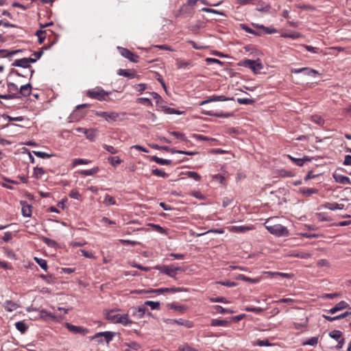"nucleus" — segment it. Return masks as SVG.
<instances>
[{
	"instance_id": "1",
	"label": "nucleus",
	"mask_w": 351,
	"mask_h": 351,
	"mask_svg": "<svg viewBox=\"0 0 351 351\" xmlns=\"http://www.w3.org/2000/svg\"><path fill=\"white\" fill-rule=\"evenodd\" d=\"M277 217L270 218L265 222V228L269 233L277 237H286L289 234V231L285 226L276 222Z\"/></svg>"
},
{
	"instance_id": "2",
	"label": "nucleus",
	"mask_w": 351,
	"mask_h": 351,
	"mask_svg": "<svg viewBox=\"0 0 351 351\" xmlns=\"http://www.w3.org/2000/svg\"><path fill=\"white\" fill-rule=\"evenodd\" d=\"M109 95L108 92L105 91L101 87H96L93 89L87 90L86 95L92 99H97L99 101L106 100V97Z\"/></svg>"
},
{
	"instance_id": "3",
	"label": "nucleus",
	"mask_w": 351,
	"mask_h": 351,
	"mask_svg": "<svg viewBox=\"0 0 351 351\" xmlns=\"http://www.w3.org/2000/svg\"><path fill=\"white\" fill-rule=\"evenodd\" d=\"M155 268L158 270H159L161 273L165 274L166 275L176 278V274L178 271H182L181 267H174L173 265H164V266H159L157 265L155 267Z\"/></svg>"
},
{
	"instance_id": "4",
	"label": "nucleus",
	"mask_w": 351,
	"mask_h": 351,
	"mask_svg": "<svg viewBox=\"0 0 351 351\" xmlns=\"http://www.w3.org/2000/svg\"><path fill=\"white\" fill-rule=\"evenodd\" d=\"M95 114L108 122L116 121L119 117V114L116 112L95 111Z\"/></svg>"
},
{
	"instance_id": "5",
	"label": "nucleus",
	"mask_w": 351,
	"mask_h": 351,
	"mask_svg": "<svg viewBox=\"0 0 351 351\" xmlns=\"http://www.w3.org/2000/svg\"><path fill=\"white\" fill-rule=\"evenodd\" d=\"M242 65L250 68L254 73H258L263 69V64L258 60H245Z\"/></svg>"
},
{
	"instance_id": "6",
	"label": "nucleus",
	"mask_w": 351,
	"mask_h": 351,
	"mask_svg": "<svg viewBox=\"0 0 351 351\" xmlns=\"http://www.w3.org/2000/svg\"><path fill=\"white\" fill-rule=\"evenodd\" d=\"M118 49L121 56L128 59L130 61L132 62H137L138 61L139 57L137 55L133 53L129 49L123 47H118Z\"/></svg>"
},
{
	"instance_id": "7",
	"label": "nucleus",
	"mask_w": 351,
	"mask_h": 351,
	"mask_svg": "<svg viewBox=\"0 0 351 351\" xmlns=\"http://www.w3.org/2000/svg\"><path fill=\"white\" fill-rule=\"evenodd\" d=\"M291 73H302L305 75H308V76H311V77H316L319 74L317 71L313 69L307 68V67H304V68H301V69H292Z\"/></svg>"
},
{
	"instance_id": "8",
	"label": "nucleus",
	"mask_w": 351,
	"mask_h": 351,
	"mask_svg": "<svg viewBox=\"0 0 351 351\" xmlns=\"http://www.w3.org/2000/svg\"><path fill=\"white\" fill-rule=\"evenodd\" d=\"M184 289L181 287H170V288H160L157 289H152L146 291L147 293H156L158 294H161L167 292H181Z\"/></svg>"
},
{
	"instance_id": "9",
	"label": "nucleus",
	"mask_w": 351,
	"mask_h": 351,
	"mask_svg": "<svg viewBox=\"0 0 351 351\" xmlns=\"http://www.w3.org/2000/svg\"><path fill=\"white\" fill-rule=\"evenodd\" d=\"M163 321L167 324H177L178 325L184 326L187 328H191L192 326L191 322H190L189 321L184 320L182 319H163Z\"/></svg>"
},
{
	"instance_id": "10",
	"label": "nucleus",
	"mask_w": 351,
	"mask_h": 351,
	"mask_svg": "<svg viewBox=\"0 0 351 351\" xmlns=\"http://www.w3.org/2000/svg\"><path fill=\"white\" fill-rule=\"evenodd\" d=\"M65 326L69 331H71L75 334L86 335L88 332L87 329H85L81 326H74L69 323H65Z\"/></svg>"
},
{
	"instance_id": "11",
	"label": "nucleus",
	"mask_w": 351,
	"mask_h": 351,
	"mask_svg": "<svg viewBox=\"0 0 351 351\" xmlns=\"http://www.w3.org/2000/svg\"><path fill=\"white\" fill-rule=\"evenodd\" d=\"M346 308L351 309V307L350 306L349 304L347 303L346 302L341 301L339 303H337L333 308H330L328 311V313L334 314L339 311H342Z\"/></svg>"
},
{
	"instance_id": "12",
	"label": "nucleus",
	"mask_w": 351,
	"mask_h": 351,
	"mask_svg": "<svg viewBox=\"0 0 351 351\" xmlns=\"http://www.w3.org/2000/svg\"><path fill=\"white\" fill-rule=\"evenodd\" d=\"M84 134L88 140L94 142L98 136L99 130L97 128H89L84 131Z\"/></svg>"
},
{
	"instance_id": "13",
	"label": "nucleus",
	"mask_w": 351,
	"mask_h": 351,
	"mask_svg": "<svg viewBox=\"0 0 351 351\" xmlns=\"http://www.w3.org/2000/svg\"><path fill=\"white\" fill-rule=\"evenodd\" d=\"M202 113L206 115L221 118H228L232 115V113L230 112H215L212 110H203Z\"/></svg>"
},
{
	"instance_id": "14",
	"label": "nucleus",
	"mask_w": 351,
	"mask_h": 351,
	"mask_svg": "<svg viewBox=\"0 0 351 351\" xmlns=\"http://www.w3.org/2000/svg\"><path fill=\"white\" fill-rule=\"evenodd\" d=\"M332 177L335 179V182H337L338 183L343 184H351L350 179L348 177L343 176L341 174H339L337 172H335L332 174Z\"/></svg>"
},
{
	"instance_id": "15",
	"label": "nucleus",
	"mask_w": 351,
	"mask_h": 351,
	"mask_svg": "<svg viewBox=\"0 0 351 351\" xmlns=\"http://www.w3.org/2000/svg\"><path fill=\"white\" fill-rule=\"evenodd\" d=\"M228 100V98H227L224 95H213L208 98V99L204 100L200 103V106H204L208 103L213 102V101H225Z\"/></svg>"
},
{
	"instance_id": "16",
	"label": "nucleus",
	"mask_w": 351,
	"mask_h": 351,
	"mask_svg": "<svg viewBox=\"0 0 351 351\" xmlns=\"http://www.w3.org/2000/svg\"><path fill=\"white\" fill-rule=\"evenodd\" d=\"M330 337L339 341V347L342 348L344 339L341 338L342 332L340 330H335L330 332Z\"/></svg>"
},
{
	"instance_id": "17",
	"label": "nucleus",
	"mask_w": 351,
	"mask_h": 351,
	"mask_svg": "<svg viewBox=\"0 0 351 351\" xmlns=\"http://www.w3.org/2000/svg\"><path fill=\"white\" fill-rule=\"evenodd\" d=\"M21 204L23 216L29 217L32 215V206L25 201H21Z\"/></svg>"
},
{
	"instance_id": "18",
	"label": "nucleus",
	"mask_w": 351,
	"mask_h": 351,
	"mask_svg": "<svg viewBox=\"0 0 351 351\" xmlns=\"http://www.w3.org/2000/svg\"><path fill=\"white\" fill-rule=\"evenodd\" d=\"M121 314L117 313L114 310H110L106 313V318L114 324H117V319Z\"/></svg>"
},
{
	"instance_id": "19",
	"label": "nucleus",
	"mask_w": 351,
	"mask_h": 351,
	"mask_svg": "<svg viewBox=\"0 0 351 351\" xmlns=\"http://www.w3.org/2000/svg\"><path fill=\"white\" fill-rule=\"evenodd\" d=\"M147 313V315H150L151 313L148 311L147 308L145 305L140 306L138 307L136 311L134 312L133 315L136 316L138 319H141L143 317L144 315Z\"/></svg>"
},
{
	"instance_id": "20",
	"label": "nucleus",
	"mask_w": 351,
	"mask_h": 351,
	"mask_svg": "<svg viewBox=\"0 0 351 351\" xmlns=\"http://www.w3.org/2000/svg\"><path fill=\"white\" fill-rule=\"evenodd\" d=\"M12 66L23 67V68H28L30 66V65L28 64L27 58H21V59L14 60V62L12 63Z\"/></svg>"
},
{
	"instance_id": "21",
	"label": "nucleus",
	"mask_w": 351,
	"mask_h": 351,
	"mask_svg": "<svg viewBox=\"0 0 351 351\" xmlns=\"http://www.w3.org/2000/svg\"><path fill=\"white\" fill-rule=\"evenodd\" d=\"M324 206L326 208L329 209L330 210H342L344 208V204L335 203V202L334 203H330V202L326 203Z\"/></svg>"
},
{
	"instance_id": "22",
	"label": "nucleus",
	"mask_w": 351,
	"mask_h": 351,
	"mask_svg": "<svg viewBox=\"0 0 351 351\" xmlns=\"http://www.w3.org/2000/svg\"><path fill=\"white\" fill-rule=\"evenodd\" d=\"M132 323V321L129 319L128 314L120 315L117 322V324H121L123 326H127Z\"/></svg>"
},
{
	"instance_id": "23",
	"label": "nucleus",
	"mask_w": 351,
	"mask_h": 351,
	"mask_svg": "<svg viewBox=\"0 0 351 351\" xmlns=\"http://www.w3.org/2000/svg\"><path fill=\"white\" fill-rule=\"evenodd\" d=\"M117 74L121 76H124L130 79L135 77L136 74L130 70L120 69L117 71Z\"/></svg>"
},
{
	"instance_id": "24",
	"label": "nucleus",
	"mask_w": 351,
	"mask_h": 351,
	"mask_svg": "<svg viewBox=\"0 0 351 351\" xmlns=\"http://www.w3.org/2000/svg\"><path fill=\"white\" fill-rule=\"evenodd\" d=\"M19 92L24 97L29 96L32 92L31 84H27L21 86L20 88Z\"/></svg>"
},
{
	"instance_id": "25",
	"label": "nucleus",
	"mask_w": 351,
	"mask_h": 351,
	"mask_svg": "<svg viewBox=\"0 0 351 351\" xmlns=\"http://www.w3.org/2000/svg\"><path fill=\"white\" fill-rule=\"evenodd\" d=\"M300 192L302 195H305L306 197H308V196H311L313 194L317 193H318V190L315 189H313V188L303 187V188H300Z\"/></svg>"
},
{
	"instance_id": "26",
	"label": "nucleus",
	"mask_w": 351,
	"mask_h": 351,
	"mask_svg": "<svg viewBox=\"0 0 351 351\" xmlns=\"http://www.w3.org/2000/svg\"><path fill=\"white\" fill-rule=\"evenodd\" d=\"M271 6L269 3L259 1L258 5L256 7V10L258 12H267L269 11Z\"/></svg>"
},
{
	"instance_id": "27",
	"label": "nucleus",
	"mask_w": 351,
	"mask_h": 351,
	"mask_svg": "<svg viewBox=\"0 0 351 351\" xmlns=\"http://www.w3.org/2000/svg\"><path fill=\"white\" fill-rule=\"evenodd\" d=\"M152 160L156 162L160 165H170L172 163L171 160L163 159L157 156H152Z\"/></svg>"
},
{
	"instance_id": "28",
	"label": "nucleus",
	"mask_w": 351,
	"mask_h": 351,
	"mask_svg": "<svg viewBox=\"0 0 351 351\" xmlns=\"http://www.w3.org/2000/svg\"><path fill=\"white\" fill-rule=\"evenodd\" d=\"M5 309L9 312L16 310L18 307L17 304L10 300H6L3 304Z\"/></svg>"
},
{
	"instance_id": "29",
	"label": "nucleus",
	"mask_w": 351,
	"mask_h": 351,
	"mask_svg": "<svg viewBox=\"0 0 351 351\" xmlns=\"http://www.w3.org/2000/svg\"><path fill=\"white\" fill-rule=\"evenodd\" d=\"M210 232H215V233L222 234V233H223V230H221V229H211V230H208L206 232H200V233H195L194 232H192L191 233V234L192 236L199 237L203 236V235L206 234L210 233Z\"/></svg>"
},
{
	"instance_id": "30",
	"label": "nucleus",
	"mask_w": 351,
	"mask_h": 351,
	"mask_svg": "<svg viewBox=\"0 0 351 351\" xmlns=\"http://www.w3.org/2000/svg\"><path fill=\"white\" fill-rule=\"evenodd\" d=\"M229 324V322L224 319H215L211 321L210 326H227Z\"/></svg>"
},
{
	"instance_id": "31",
	"label": "nucleus",
	"mask_w": 351,
	"mask_h": 351,
	"mask_svg": "<svg viewBox=\"0 0 351 351\" xmlns=\"http://www.w3.org/2000/svg\"><path fill=\"white\" fill-rule=\"evenodd\" d=\"M40 316L41 318L44 319L55 320L56 318L55 315H53L51 313H49L46 310H41L40 312Z\"/></svg>"
},
{
	"instance_id": "32",
	"label": "nucleus",
	"mask_w": 351,
	"mask_h": 351,
	"mask_svg": "<svg viewBox=\"0 0 351 351\" xmlns=\"http://www.w3.org/2000/svg\"><path fill=\"white\" fill-rule=\"evenodd\" d=\"M99 171V167H96L88 170H82L80 173L82 176H88L96 174Z\"/></svg>"
},
{
	"instance_id": "33",
	"label": "nucleus",
	"mask_w": 351,
	"mask_h": 351,
	"mask_svg": "<svg viewBox=\"0 0 351 351\" xmlns=\"http://www.w3.org/2000/svg\"><path fill=\"white\" fill-rule=\"evenodd\" d=\"M270 276L271 277H276V276H280L282 278H291L293 276V274H288V273H282V272H273V271H268L267 272Z\"/></svg>"
},
{
	"instance_id": "34",
	"label": "nucleus",
	"mask_w": 351,
	"mask_h": 351,
	"mask_svg": "<svg viewBox=\"0 0 351 351\" xmlns=\"http://www.w3.org/2000/svg\"><path fill=\"white\" fill-rule=\"evenodd\" d=\"M21 50H14L11 51H8L5 49H0V57H8V56H12L14 54H16L19 52H21Z\"/></svg>"
},
{
	"instance_id": "35",
	"label": "nucleus",
	"mask_w": 351,
	"mask_h": 351,
	"mask_svg": "<svg viewBox=\"0 0 351 351\" xmlns=\"http://www.w3.org/2000/svg\"><path fill=\"white\" fill-rule=\"evenodd\" d=\"M240 26H241V28L247 33L256 35V36H260L261 34V33L260 32H257V31L252 29V28L247 26L245 24H241Z\"/></svg>"
},
{
	"instance_id": "36",
	"label": "nucleus",
	"mask_w": 351,
	"mask_h": 351,
	"mask_svg": "<svg viewBox=\"0 0 351 351\" xmlns=\"http://www.w3.org/2000/svg\"><path fill=\"white\" fill-rule=\"evenodd\" d=\"M42 241L49 247H56L58 246V243L56 241L49 239L47 237H43Z\"/></svg>"
},
{
	"instance_id": "37",
	"label": "nucleus",
	"mask_w": 351,
	"mask_h": 351,
	"mask_svg": "<svg viewBox=\"0 0 351 351\" xmlns=\"http://www.w3.org/2000/svg\"><path fill=\"white\" fill-rule=\"evenodd\" d=\"M15 327L21 333L25 332L28 328L23 322H18L15 323Z\"/></svg>"
},
{
	"instance_id": "38",
	"label": "nucleus",
	"mask_w": 351,
	"mask_h": 351,
	"mask_svg": "<svg viewBox=\"0 0 351 351\" xmlns=\"http://www.w3.org/2000/svg\"><path fill=\"white\" fill-rule=\"evenodd\" d=\"M290 159L293 161L297 165L302 166L304 161H310L311 159L308 157H304L303 158H297L289 156Z\"/></svg>"
},
{
	"instance_id": "39",
	"label": "nucleus",
	"mask_w": 351,
	"mask_h": 351,
	"mask_svg": "<svg viewBox=\"0 0 351 351\" xmlns=\"http://www.w3.org/2000/svg\"><path fill=\"white\" fill-rule=\"evenodd\" d=\"M104 204L106 206L114 205L116 204V201L113 197L106 194L104 197Z\"/></svg>"
},
{
	"instance_id": "40",
	"label": "nucleus",
	"mask_w": 351,
	"mask_h": 351,
	"mask_svg": "<svg viewBox=\"0 0 351 351\" xmlns=\"http://www.w3.org/2000/svg\"><path fill=\"white\" fill-rule=\"evenodd\" d=\"M176 64H177L178 69H180L188 68L191 65V63L189 62H185L181 59H177Z\"/></svg>"
},
{
	"instance_id": "41",
	"label": "nucleus",
	"mask_w": 351,
	"mask_h": 351,
	"mask_svg": "<svg viewBox=\"0 0 351 351\" xmlns=\"http://www.w3.org/2000/svg\"><path fill=\"white\" fill-rule=\"evenodd\" d=\"M34 261L36 262L39 266L44 269L45 271H47V261L43 258L34 257Z\"/></svg>"
},
{
	"instance_id": "42",
	"label": "nucleus",
	"mask_w": 351,
	"mask_h": 351,
	"mask_svg": "<svg viewBox=\"0 0 351 351\" xmlns=\"http://www.w3.org/2000/svg\"><path fill=\"white\" fill-rule=\"evenodd\" d=\"M239 279L246 281V282H250L252 283H258L261 280L260 278H251L247 277L243 274H241L239 276Z\"/></svg>"
},
{
	"instance_id": "43",
	"label": "nucleus",
	"mask_w": 351,
	"mask_h": 351,
	"mask_svg": "<svg viewBox=\"0 0 351 351\" xmlns=\"http://www.w3.org/2000/svg\"><path fill=\"white\" fill-rule=\"evenodd\" d=\"M36 35L38 36L39 43L41 44L46 38V31L39 29L36 32Z\"/></svg>"
},
{
	"instance_id": "44",
	"label": "nucleus",
	"mask_w": 351,
	"mask_h": 351,
	"mask_svg": "<svg viewBox=\"0 0 351 351\" xmlns=\"http://www.w3.org/2000/svg\"><path fill=\"white\" fill-rule=\"evenodd\" d=\"M144 304H145V306H150V308L152 310L159 309V308H160V302H154V301L147 300V301H145Z\"/></svg>"
},
{
	"instance_id": "45",
	"label": "nucleus",
	"mask_w": 351,
	"mask_h": 351,
	"mask_svg": "<svg viewBox=\"0 0 351 351\" xmlns=\"http://www.w3.org/2000/svg\"><path fill=\"white\" fill-rule=\"evenodd\" d=\"M45 173V170L41 167H36L34 169V176L37 179L40 178Z\"/></svg>"
},
{
	"instance_id": "46",
	"label": "nucleus",
	"mask_w": 351,
	"mask_h": 351,
	"mask_svg": "<svg viewBox=\"0 0 351 351\" xmlns=\"http://www.w3.org/2000/svg\"><path fill=\"white\" fill-rule=\"evenodd\" d=\"M318 337H313L310 338L308 341L304 342L303 345L315 346L318 343Z\"/></svg>"
},
{
	"instance_id": "47",
	"label": "nucleus",
	"mask_w": 351,
	"mask_h": 351,
	"mask_svg": "<svg viewBox=\"0 0 351 351\" xmlns=\"http://www.w3.org/2000/svg\"><path fill=\"white\" fill-rule=\"evenodd\" d=\"M214 308L217 313H221V314H224V313L232 314V313H233V311H232L230 309L224 308L221 306L216 305Z\"/></svg>"
},
{
	"instance_id": "48",
	"label": "nucleus",
	"mask_w": 351,
	"mask_h": 351,
	"mask_svg": "<svg viewBox=\"0 0 351 351\" xmlns=\"http://www.w3.org/2000/svg\"><path fill=\"white\" fill-rule=\"evenodd\" d=\"M108 160L114 167L121 164L123 162V160L118 156L110 157L108 158Z\"/></svg>"
},
{
	"instance_id": "49",
	"label": "nucleus",
	"mask_w": 351,
	"mask_h": 351,
	"mask_svg": "<svg viewBox=\"0 0 351 351\" xmlns=\"http://www.w3.org/2000/svg\"><path fill=\"white\" fill-rule=\"evenodd\" d=\"M90 162V160H86V159H82V158H76L73 160V165L77 166L79 165H87Z\"/></svg>"
},
{
	"instance_id": "50",
	"label": "nucleus",
	"mask_w": 351,
	"mask_h": 351,
	"mask_svg": "<svg viewBox=\"0 0 351 351\" xmlns=\"http://www.w3.org/2000/svg\"><path fill=\"white\" fill-rule=\"evenodd\" d=\"M168 308L174 311L182 312L184 309V307L181 305H178L175 303H171L167 305Z\"/></svg>"
},
{
	"instance_id": "51",
	"label": "nucleus",
	"mask_w": 351,
	"mask_h": 351,
	"mask_svg": "<svg viewBox=\"0 0 351 351\" xmlns=\"http://www.w3.org/2000/svg\"><path fill=\"white\" fill-rule=\"evenodd\" d=\"M152 173L155 176H157L158 177L161 178H167L168 176V174L166 173L163 170L159 169H155L152 171Z\"/></svg>"
},
{
	"instance_id": "52",
	"label": "nucleus",
	"mask_w": 351,
	"mask_h": 351,
	"mask_svg": "<svg viewBox=\"0 0 351 351\" xmlns=\"http://www.w3.org/2000/svg\"><path fill=\"white\" fill-rule=\"evenodd\" d=\"M237 102L239 104L251 105L254 103V100L249 98H238Z\"/></svg>"
},
{
	"instance_id": "53",
	"label": "nucleus",
	"mask_w": 351,
	"mask_h": 351,
	"mask_svg": "<svg viewBox=\"0 0 351 351\" xmlns=\"http://www.w3.org/2000/svg\"><path fill=\"white\" fill-rule=\"evenodd\" d=\"M33 153L37 156V157H39L40 158H51L53 155L52 154H49L47 153H45V152H40V151H38V152H33Z\"/></svg>"
},
{
	"instance_id": "54",
	"label": "nucleus",
	"mask_w": 351,
	"mask_h": 351,
	"mask_svg": "<svg viewBox=\"0 0 351 351\" xmlns=\"http://www.w3.org/2000/svg\"><path fill=\"white\" fill-rule=\"evenodd\" d=\"M104 337L105 338V340L107 343H108L110 341L112 340V338L114 337V332H110V331H106L104 332Z\"/></svg>"
},
{
	"instance_id": "55",
	"label": "nucleus",
	"mask_w": 351,
	"mask_h": 351,
	"mask_svg": "<svg viewBox=\"0 0 351 351\" xmlns=\"http://www.w3.org/2000/svg\"><path fill=\"white\" fill-rule=\"evenodd\" d=\"M282 36L284 38H290L295 39V38H300L301 36V34L298 32H293V33H291V34L285 33V34H282Z\"/></svg>"
},
{
	"instance_id": "56",
	"label": "nucleus",
	"mask_w": 351,
	"mask_h": 351,
	"mask_svg": "<svg viewBox=\"0 0 351 351\" xmlns=\"http://www.w3.org/2000/svg\"><path fill=\"white\" fill-rule=\"evenodd\" d=\"M69 197L77 200L81 199V195L77 190L75 189L71 191V192L69 193Z\"/></svg>"
},
{
	"instance_id": "57",
	"label": "nucleus",
	"mask_w": 351,
	"mask_h": 351,
	"mask_svg": "<svg viewBox=\"0 0 351 351\" xmlns=\"http://www.w3.org/2000/svg\"><path fill=\"white\" fill-rule=\"evenodd\" d=\"M186 174L190 178L196 181H199L201 178L200 176L195 171H188Z\"/></svg>"
},
{
	"instance_id": "58",
	"label": "nucleus",
	"mask_w": 351,
	"mask_h": 351,
	"mask_svg": "<svg viewBox=\"0 0 351 351\" xmlns=\"http://www.w3.org/2000/svg\"><path fill=\"white\" fill-rule=\"evenodd\" d=\"M169 134L171 135L175 136L176 138H177L178 139H180L182 141H185L186 140L185 135L183 133H180V132H170Z\"/></svg>"
},
{
	"instance_id": "59",
	"label": "nucleus",
	"mask_w": 351,
	"mask_h": 351,
	"mask_svg": "<svg viewBox=\"0 0 351 351\" xmlns=\"http://www.w3.org/2000/svg\"><path fill=\"white\" fill-rule=\"evenodd\" d=\"M104 148L109 153L115 154L118 152V150L112 145H104Z\"/></svg>"
},
{
	"instance_id": "60",
	"label": "nucleus",
	"mask_w": 351,
	"mask_h": 351,
	"mask_svg": "<svg viewBox=\"0 0 351 351\" xmlns=\"http://www.w3.org/2000/svg\"><path fill=\"white\" fill-rule=\"evenodd\" d=\"M307 322H308V319H306L305 322H304V323H294V328L296 330H303L306 328Z\"/></svg>"
},
{
	"instance_id": "61",
	"label": "nucleus",
	"mask_w": 351,
	"mask_h": 351,
	"mask_svg": "<svg viewBox=\"0 0 351 351\" xmlns=\"http://www.w3.org/2000/svg\"><path fill=\"white\" fill-rule=\"evenodd\" d=\"M40 277L49 284H53L55 282V278L52 276L41 275Z\"/></svg>"
},
{
	"instance_id": "62",
	"label": "nucleus",
	"mask_w": 351,
	"mask_h": 351,
	"mask_svg": "<svg viewBox=\"0 0 351 351\" xmlns=\"http://www.w3.org/2000/svg\"><path fill=\"white\" fill-rule=\"evenodd\" d=\"M152 226L154 228V230H156L157 232H158L161 234H167V230L165 229L164 228L160 226L158 224H152Z\"/></svg>"
},
{
	"instance_id": "63",
	"label": "nucleus",
	"mask_w": 351,
	"mask_h": 351,
	"mask_svg": "<svg viewBox=\"0 0 351 351\" xmlns=\"http://www.w3.org/2000/svg\"><path fill=\"white\" fill-rule=\"evenodd\" d=\"M255 345L258 346H269L271 344L269 342V341L267 339H265V340L258 339L256 341Z\"/></svg>"
},
{
	"instance_id": "64",
	"label": "nucleus",
	"mask_w": 351,
	"mask_h": 351,
	"mask_svg": "<svg viewBox=\"0 0 351 351\" xmlns=\"http://www.w3.org/2000/svg\"><path fill=\"white\" fill-rule=\"evenodd\" d=\"M178 351H196V350L192 348L188 344H184L179 346Z\"/></svg>"
}]
</instances>
